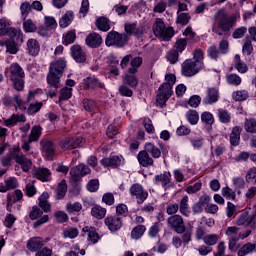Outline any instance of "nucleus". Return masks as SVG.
<instances>
[{"label":"nucleus","instance_id":"8","mask_svg":"<svg viewBox=\"0 0 256 256\" xmlns=\"http://www.w3.org/2000/svg\"><path fill=\"white\" fill-rule=\"evenodd\" d=\"M167 225L170 229L175 231V233L181 234L185 233V221L183 220V216L179 214H174L167 219Z\"/></svg>","mask_w":256,"mask_h":256},{"label":"nucleus","instance_id":"41","mask_svg":"<svg viewBox=\"0 0 256 256\" xmlns=\"http://www.w3.org/2000/svg\"><path fill=\"white\" fill-rule=\"evenodd\" d=\"M244 129L246 133L256 134V119L246 118L244 121Z\"/></svg>","mask_w":256,"mask_h":256},{"label":"nucleus","instance_id":"12","mask_svg":"<svg viewBox=\"0 0 256 256\" xmlns=\"http://www.w3.org/2000/svg\"><path fill=\"white\" fill-rule=\"evenodd\" d=\"M154 184L161 185L164 191H167L173 187V182H171V172H163L154 177Z\"/></svg>","mask_w":256,"mask_h":256},{"label":"nucleus","instance_id":"53","mask_svg":"<svg viewBox=\"0 0 256 256\" xmlns=\"http://www.w3.org/2000/svg\"><path fill=\"white\" fill-rule=\"evenodd\" d=\"M203 241L205 245H208V247H213V245H217V242L219 241V235L208 234L204 236Z\"/></svg>","mask_w":256,"mask_h":256},{"label":"nucleus","instance_id":"10","mask_svg":"<svg viewBox=\"0 0 256 256\" xmlns=\"http://www.w3.org/2000/svg\"><path fill=\"white\" fill-rule=\"evenodd\" d=\"M91 173V169L85 164H79L76 167L71 168L70 177L73 183H79L81 178L85 177V175H89Z\"/></svg>","mask_w":256,"mask_h":256},{"label":"nucleus","instance_id":"13","mask_svg":"<svg viewBox=\"0 0 256 256\" xmlns=\"http://www.w3.org/2000/svg\"><path fill=\"white\" fill-rule=\"evenodd\" d=\"M10 81H17V79H25V71L19 63H12L6 70Z\"/></svg>","mask_w":256,"mask_h":256},{"label":"nucleus","instance_id":"51","mask_svg":"<svg viewBox=\"0 0 256 256\" xmlns=\"http://www.w3.org/2000/svg\"><path fill=\"white\" fill-rule=\"evenodd\" d=\"M235 67L238 73H247V71H249V67H247V64L241 61V56L238 54L235 56Z\"/></svg>","mask_w":256,"mask_h":256},{"label":"nucleus","instance_id":"21","mask_svg":"<svg viewBox=\"0 0 256 256\" xmlns=\"http://www.w3.org/2000/svg\"><path fill=\"white\" fill-rule=\"evenodd\" d=\"M211 201V197L207 194H203L197 203H195L192 207L193 213H203V209L205 207H209V203Z\"/></svg>","mask_w":256,"mask_h":256},{"label":"nucleus","instance_id":"56","mask_svg":"<svg viewBox=\"0 0 256 256\" xmlns=\"http://www.w3.org/2000/svg\"><path fill=\"white\" fill-rule=\"evenodd\" d=\"M174 49L177 53H183L184 49H187V39L178 38L174 44Z\"/></svg>","mask_w":256,"mask_h":256},{"label":"nucleus","instance_id":"38","mask_svg":"<svg viewBox=\"0 0 256 256\" xmlns=\"http://www.w3.org/2000/svg\"><path fill=\"white\" fill-rule=\"evenodd\" d=\"M145 231H147V227H145V225L140 224L135 226L131 231V239H141L145 234Z\"/></svg>","mask_w":256,"mask_h":256},{"label":"nucleus","instance_id":"46","mask_svg":"<svg viewBox=\"0 0 256 256\" xmlns=\"http://www.w3.org/2000/svg\"><path fill=\"white\" fill-rule=\"evenodd\" d=\"M234 101H247L249 99V92L247 90H237L232 93Z\"/></svg>","mask_w":256,"mask_h":256},{"label":"nucleus","instance_id":"20","mask_svg":"<svg viewBox=\"0 0 256 256\" xmlns=\"http://www.w3.org/2000/svg\"><path fill=\"white\" fill-rule=\"evenodd\" d=\"M85 43L91 49H97V47H101L103 38L98 33L93 32L87 35Z\"/></svg>","mask_w":256,"mask_h":256},{"label":"nucleus","instance_id":"59","mask_svg":"<svg viewBox=\"0 0 256 256\" xmlns=\"http://www.w3.org/2000/svg\"><path fill=\"white\" fill-rule=\"evenodd\" d=\"M11 27V23H9V20L6 18L0 19V35L4 37L7 35V32L9 31Z\"/></svg>","mask_w":256,"mask_h":256},{"label":"nucleus","instance_id":"3","mask_svg":"<svg viewBox=\"0 0 256 256\" xmlns=\"http://www.w3.org/2000/svg\"><path fill=\"white\" fill-rule=\"evenodd\" d=\"M176 81L177 77L175 74L169 73L165 75V82L160 85L156 96V103H158L160 107H163L173 95V85H175Z\"/></svg>","mask_w":256,"mask_h":256},{"label":"nucleus","instance_id":"5","mask_svg":"<svg viewBox=\"0 0 256 256\" xmlns=\"http://www.w3.org/2000/svg\"><path fill=\"white\" fill-rule=\"evenodd\" d=\"M12 155L15 163L20 165L24 173H29V171H31V167H33V161L27 158L25 154L21 153V148L19 146H14L12 148Z\"/></svg>","mask_w":256,"mask_h":256},{"label":"nucleus","instance_id":"30","mask_svg":"<svg viewBox=\"0 0 256 256\" xmlns=\"http://www.w3.org/2000/svg\"><path fill=\"white\" fill-rule=\"evenodd\" d=\"M73 19H75V15L73 11H67L59 20V25L61 29H67L71 23H73Z\"/></svg>","mask_w":256,"mask_h":256},{"label":"nucleus","instance_id":"49","mask_svg":"<svg viewBox=\"0 0 256 256\" xmlns=\"http://www.w3.org/2000/svg\"><path fill=\"white\" fill-rule=\"evenodd\" d=\"M23 29L25 33H35L37 31V25L33 20L26 18L23 20Z\"/></svg>","mask_w":256,"mask_h":256},{"label":"nucleus","instance_id":"11","mask_svg":"<svg viewBox=\"0 0 256 256\" xmlns=\"http://www.w3.org/2000/svg\"><path fill=\"white\" fill-rule=\"evenodd\" d=\"M125 38H123V34H119L118 32L111 31L107 34L105 44L107 47H112V45H115V47H125Z\"/></svg>","mask_w":256,"mask_h":256},{"label":"nucleus","instance_id":"9","mask_svg":"<svg viewBox=\"0 0 256 256\" xmlns=\"http://www.w3.org/2000/svg\"><path fill=\"white\" fill-rule=\"evenodd\" d=\"M104 225L107 226L110 233H117V231H121L123 228V218L115 215H108L104 219Z\"/></svg>","mask_w":256,"mask_h":256},{"label":"nucleus","instance_id":"61","mask_svg":"<svg viewBox=\"0 0 256 256\" xmlns=\"http://www.w3.org/2000/svg\"><path fill=\"white\" fill-rule=\"evenodd\" d=\"M201 121L205 125H213L215 123V118L211 112L205 111L201 114Z\"/></svg>","mask_w":256,"mask_h":256},{"label":"nucleus","instance_id":"7","mask_svg":"<svg viewBox=\"0 0 256 256\" xmlns=\"http://www.w3.org/2000/svg\"><path fill=\"white\" fill-rule=\"evenodd\" d=\"M203 69V63L187 59L182 63L181 73L184 77H194Z\"/></svg>","mask_w":256,"mask_h":256},{"label":"nucleus","instance_id":"37","mask_svg":"<svg viewBox=\"0 0 256 256\" xmlns=\"http://www.w3.org/2000/svg\"><path fill=\"white\" fill-rule=\"evenodd\" d=\"M185 117L190 125H197L199 123V112L197 110H188Z\"/></svg>","mask_w":256,"mask_h":256},{"label":"nucleus","instance_id":"28","mask_svg":"<svg viewBox=\"0 0 256 256\" xmlns=\"http://www.w3.org/2000/svg\"><path fill=\"white\" fill-rule=\"evenodd\" d=\"M26 121L25 114H13L10 118L4 120V125L6 127H14L16 123H25Z\"/></svg>","mask_w":256,"mask_h":256},{"label":"nucleus","instance_id":"58","mask_svg":"<svg viewBox=\"0 0 256 256\" xmlns=\"http://www.w3.org/2000/svg\"><path fill=\"white\" fill-rule=\"evenodd\" d=\"M31 4L29 2H23L20 5V12H21V17L23 20L27 19L29 17V13H31Z\"/></svg>","mask_w":256,"mask_h":256},{"label":"nucleus","instance_id":"60","mask_svg":"<svg viewBox=\"0 0 256 256\" xmlns=\"http://www.w3.org/2000/svg\"><path fill=\"white\" fill-rule=\"evenodd\" d=\"M81 209H83V205L79 202L66 204V211L68 213H79V211H81Z\"/></svg>","mask_w":256,"mask_h":256},{"label":"nucleus","instance_id":"62","mask_svg":"<svg viewBox=\"0 0 256 256\" xmlns=\"http://www.w3.org/2000/svg\"><path fill=\"white\" fill-rule=\"evenodd\" d=\"M226 81L228 85H234V87H237L239 86L242 80L237 74H228L226 76Z\"/></svg>","mask_w":256,"mask_h":256},{"label":"nucleus","instance_id":"48","mask_svg":"<svg viewBox=\"0 0 256 256\" xmlns=\"http://www.w3.org/2000/svg\"><path fill=\"white\" fill-rule=\"evenodd\" d=\"M256 249V245L252 244V243H246L245 245H243L239 250L237 255L238 256H245V255H249V253H253V251H255Z\"/></svg>","mask_w":256,"mask_h":256},{"label":"nucleus","instance_id":"14","mask_svg":"<svg viewBox=\"0 0 256 256\" xmlns=\"http://www.w3.org/2000/svg\"><path fill=\"white\" fill-rule=\"evenodd\" d=\"M125 159L121 155L111 154L109 157L103 158L100 163L103 167H111L112 169H117L123 165Z\"/></svg>","mask_w":256,"mask_h":256},{"label":"nucleus","instance_id":"16","mask_svg":"<svg viewBox=\"0 0 256 256\" xmlns=\"http://www.w3.org/2000/svg\"><path fill=\"white\" fill-rule=\"evenodd\" d=\"M61 149L64 151H69L71 149H77V147H81L83 145V138L81 137H72V138H65L60 143Z\"/></svg>","mask_w":256,"mask_h":256},{"label":"nucleus","instance_id":"45","mask_svg":"<svg viewBox=\"0 0 256 256\" xmlns=\"http://www.w3.org/2000/svg\"><path fill=\"white\" fill-rule=\"evenodd\" d=\"M96 26L100 31L107 32L111 29V25L109 24V19L105 17H100L96 20Z\"/></svg>","mask_w":256,"mask_h":256},{"label":"nucleus","instance_id":"42","mask_svg":"<svg viewBox=\"0 0 256 256\" xmlns=\"http://www.w3.org/2000/svg\"><path fill=\"white\" fill-rule=\"evenodd\" d=\"M125 32L127 35H143V27L137 28V24H125Z\"/></svg>","mask_w":256,"mask_h":256},{"label":"nucleus","instance_id":"34","mask_svg":"<svg viewBox=\"0 0 256 256\" xmlns=\"http://www.w3.org/2000/svg\"><path fill=\"white\" fill-rule=\"evenodd\" d=\"M232 185L235 189V191H237V195H241V189H245V178H243V176H236L234 178H232Z\"/></svg>","mask_w":256,"mask_h":256},{"label":"nucleus","instance_id":"2","mask_svg":"<svg viewBox=\"0 0 256 256\" xmlns=\"http://www.w3.org/2000/svg\"><path fill=\"white\" fill-rule=\"evenodd\" d=\"M235 23H237L236 16H229L225 10H218L214 15L212 32L221 37L229 33L235 27Z\"/></svg>","mask_w":256,"mask_h":256},{"label":"nucleus","instance_id":"55","mask_svg":"<svg viewBox=\"0 0 256 256\" xmlns=\"http://www.w3.org/2000/svg\"><path fill=\"white\" fill-rule=\"evenodd\" d=\"M83 108L85 109V111H88L90 113L93 111H97V102H95L94 100L85 98L83 100Z\"/></svg>","mask_w":256,"mask_h":256},{"label":"nucleus","instance_id":"23","mask_svg":"<svg viewBox=\"0 0 256 256\" xmlns=\"http://www.w3.org/2000/svg\"><path fill=\"white\" fill-rule=\"evenodd\" d=\"M26 51L28 55H31V57H37V55H39V51H41V44H39L37 39L30 38L26 44Z\"/></svg>","mask_w":256,"mask_h":256},{"label":"nucleus","instance_id":"35","mask_svg":"<svg viewBox=\"0 0 256 256\" xmlns=\"http://www.w3.org/2000/svg\"><path fill=\"white\" fill-rule=\"evenodd\" d=\"M49 193L44 192L42 195L39 197V207L43 210L44 213H48V211H51V204H49Z\"/></svg>","mask_w":256,"mask_h":256},{"label":"nucleus","instance_id":"18","mask_svg":"<svg viewBox=\"0 0 256 256\" xmlns=\"http://www.w3.org/2000/svg\"><path fill=\"white\" fill-rule=\"evenodd\" d=\"M45 243H47V241H44L41 237H32L27 241L26 247L31 253H35V251L43 249Z\"/></svg>","mask_w":256,"mask_h":256},{"label":"nucleus","instance_id":"54","mask_svg":"<svg viewBox=\"0 0 256 256\" xmlns=\"http://www.w3.org/2000/svg\"><path fill=\"white\" fill-rule=\"evenodd\" d=\"M73 96V88L64 87L60 90L59 101H67Z\"/></svg>","mask_w":256,"mask_h":256},{"label":"nucleus","instance_id":"57","mask_svg":"<svg viewBox=\"0 0 256 256\" xmlns=\"http://www.w3.org/2000/svg\"><path fill=\"white\" fill-rule=\"evenodd\" d=\"M13 148L10 149L9 153L6 154L5 156H3L0 159V163L2 165V167H7V169H9V167H11V161H13Z\"/></svg>","mask_w":256,"mask_h":256},{"label":"nucleus","instance_id":"22","mask_svg":"<svg viewBox=\"0 0 256 256\" xmlns=\"http://www.w3.org/2000/svg\"><path fill=\"white\" fill-rule=\"evenodd\" d=\"M40 145L44 153H46V157L48 159H53V157L55 156V144L53 143V141L44 138L40 141Z\"/></svg>","mask_w":256,"mask_h":256},{"label":"nucleus","instance_id":"33","mask_svg":"<svg viewBox=\"0 0 256 256\" xmlns=\"http://www.w3.org/2000/svg\"><path fill=\"white\" fill-rule=\"evenodd\" d=\"M225 235L228 236V240H239L241 239V232L236 226H229L225 230Z\"/></svg>","mask_w":256,"mask_h":256},{"label":"nucleus","instance_id":"50","mask_svg":"<svg viewBox=\"0 0 256 256\" xmlns=\"http://www.w3.org/2000/svg\"><path fill=\"white\" fill-rule=\"evenodd\" d=\"M62 235L64 239H75L79 237V229L75 227L67 228L63 230Z\"/></svg>","mask_w":256,"mask_h":256},{"label":"nucleus","instance_id":"63","mask_svg":"<svg viewBox=\"0 0 256 256\" xmlns=\"http://www.w3.org/2000/svg\"><path fill=\"white\" fill-rule=\"evenodd\" d=\"M44 25L46 29H49L51 31V29H55V27H57V20H55L53 16H45Z\"/></svg>","mask_w":256,"mask_h":256},{"label":"nucleus","instance_id":"26","mask_svg":"<svg viewBox=\"0 0 256 256\" xmlns=\"http://www.w3.org/2000/svg\"><path fill=\"white\" fill-rule=\"evenodd\" d=\"M144 149L147 151L148 155H151L150 157L152 159H160L162 152L159 147H157L152 142H146L144 144Z\"/></svg>","mask_w":256,"mask_h":256},{"label":"nucleus","instance_id":"52","mask_svg":"<svg viewBox=\"0 0 256 256\" xmlns=\"http://www.w3.org/2000/svg\"><path fill=\"white\" fill-rule=\"evenodd\" d=\"M5 35L10 37V39H16V41H19V39L20 41H23V33L21 32V30H17L13 27H10V29L7 31V34Z\"/></svg>","mask_w":256,"mask_h":256},{"label":"nucleus","instance_id":"1","mask_svg":"<svg viewBox=\"0 0 256 256\" xmlns=\"http://www.w3.org/2000/svg\"><path fill=\"white\" fill-rule=\"evenodd\" d=\"M65 67H67V62L64 60H57L50 64L49 73L46 78L48 84L46 95L50 97V99L57 97V90L61 89V77H63Z\"/></svg>","mask_w":256,"mask_h":256},{"label":"nucleus","instance_id":"25","mask_svg":"<svg viewBox=\"0 0 256 256\" xmlns=\"http://www.w3.org/2000/svg\"><path fill=\"white\" fill-rule=\"evenodd\" d=\"M82 233H88L87 241L92 245H95L99 242V233H97V229L93 226H85L82 228Z\"/></svg>","mask_w":256,"mask_h":256},{"label":"nucleus","instance_id":"40","mask_svg":"<svg viewBox=\"0 0 256 256\" xmlns=\"http://www.w3.org/2000/svg\"><path fill=\"white\" fill-rule=\"evenodd\" d=\"M236 225L249 227V225H251V216H249V212L241 213L236 221Z\"/></svg>","mask_w":256,"mask_h":256},{"label":"nucleus","instance_id":"19","mask_svg":"<svg viewBox=\"0 0 256 256\" xmlns=\"http://www.w3.org/2000/svg\"><path fill=\"white\" fill-rule=\"evenodd\" d=\"M138 163L141 165V167H153L155 165V161L149 155L148 151L146 149L141 150L137 155Z\"/></svg>","mask_w":256,"mask_h":256},{"label":"nucleus","instance_id":"17","mask_svg":"<svg viewBox=\"0 0 256 256\" xmlns=\"http://www.w3.org/2000/svg\"><path fill=\"white\" fill-rule=\"evenodd\" d=\"M70 55L76 63H85L87 61V54L79 44H74L70 48Z\"/></svg>","mask_w":256,"mask_h":256},{"label":"nucleus","instance_id":"24","mask_svg":"<svg viewBox=\"0 0 256 256\" xmlns=\"http://www.w3.org/2000/svg\"><path fill=\"white\" fill-rule=\"evenodd\" d=\"M105 87V84L103 82L99 81L97 77L92 76V77H87L86 79L83 80V88L86 90L89 89H103Z\"/></svg>","mask_w":256,"mask_h":256},{"label":"nucleus","instance_id":"15","mask_svg":"<svg viewBox=\"0 0 256 256\" xmlns=\"http://www.w3.org/2000/svg\"><path fill=\"white\" fill-rule=\"evenodd\" d=\"M219 101V89L209 87L206 89V94L202 100L203 105H215Z\"/></svg>","mask_w":256,"mask_h":256},{"label":"nucleus","instance_id":"27","mask_svg":"<svg viewBox=\"0 0 256 256\" xmlns=\"http://www.w3.org/2000/svg\"><path fill=\"white\" fill-rule=\"evenodd\" d=\"M241 131H243L241 126L232 128V132L230 133V145H232V147H237V145H239L241 141Z\"/></svg>","mask_w":256,"mask_h":256},{"label":"nucleus","instance_id":"29","mask_svg":"<svg viewBox=\"0 0 256 256\" xmlns=\"http://www.w3.org/2000/svg\"><path fill=\"white\" fill-rule=\"evenodd\" d=\"M41 135H43V127L40 125L33 126L28 136L29 143H35L39 141V139H41Z\"/></svg>","mask_w":256,"mask_h":256},{"label":"nucleus","instance_id":"64","mask_svg":"<svg viewBox=\"0 0 256 256\" xmlns=\"http://www.w3.org/2000/svg\"><path fill=\"white\" fill-rule=\"evenodd\" d=\"M247 183H253L256 185V167L250 168L245 176Z\"/></svg>","mask_w":256,"mask_h":256},{"label":"nucleus","instance_id":"6","mask_svg":"<svg viewBox=\"0 0 256 256\" xmlns=\"http://www.w3.org/2000/svg\"><path fill=\"white\" fill-rule=\"evenodd\" d=\"M130 197L137 203V205H143L149 198V192L139 183L133 184L129 188Z\"/></svg>","mask_w":256,"mask_h":256},{"label":"nucleus","instance_id":"47","mask_svg":"<svg viewBox=\"0 0 256 256\" xmlns=\"http://www.w3.org/2000/svg\"><path fill=\"white\" fill-rule=\"evenodd\" d=\"M67 195V181L62 180L56 189V198L63 199Z\"/></svg>","mask_w":256,"mask_h":256},{"label":"nucleus","instance_id":"43","mask_svg":"<svg viewBox=\"0 0 256 256\" xmlns=\"http://www.w3.org/2000/svg\"><path fill=\"white\" fill-rule=\"evenodd\" d=\"M178 209L181 213V215H189V196L185 195L179 203Z\"/></svg>","mask_w":256,"mask_h":256},{"label":"nucleus","instance_id":"4","mask_svg":"<svg viewBox=\"0 0 256 256\" xmlns=\"http://www.w3.org/2000/svg\"><path fill=\"white\" fill-rule=\"evenodd\" d=\"M153 32L156 37L163 39L164 41H169L175 35V30L173 27L165 26V22L158 18L153 26Z\"/></svg>","mask_w":256,"mask_h":256},{"label":"nucleus","instance_id":"31","mask_svg":"<svg viewBox=\"0 0 256 256\" xmlns=\"http://www.w3.org/2000/svg\"><path fill=\"white\" fill-rule=\"evenodd\" d=\"M23 200V192L15 190L13 194H7V207H13L15 203Z\"/></svg>","mask_w":256,"mask_h":256},{"label":"nucleus","instance_id":"44","mask_svg":"<svg viewBox=\"0 0 256 256\" xmlns=\"http://www.w3.org/2000/svg\"><path fill=\"white\" fill-rule=\"evenodd\" d=\"M217 115L220 123H224V124L231 123V113H229V111L223 108H219Z\"/></svg>","mask_w":256,"mask_h":256},{"label":"nucleus","instance_id":"39","mask_svg":"<svg viewBox=\"0 0 256 256\" xmlns=\"http://www.w3.org/2000/svg\"><path fill=\"white\" fill-rule=\"evenodd\" d=\"M36 179L39 181H49V177H51V172L47 168H39L35 171Z\"/></svg>","mask_w":256,"mask_h":256},{"label":"nucleus","instance_id":"36","mask_svg":"<svg viewBox=\"0 0 256 256\" xmlns=\"http://www.w3.org/2000/svg\"><path fill=\"white\" fill-rule=\"evenodd\" d=\"M75 39H77V34L75 30H69L63 34L62 43L63 45H73L75 43Z\"/></svg>","mask_w":256,"mask_h":256},{"label":"nucleus","instance_id":"32","mask_svg":"<svg viewBox=\"0 0 256 256\" xmlns=\"http://www.w3.org/2000/svg\"><path fill=\"white\" fill-rule=\"evenodd\" d=\"M91 215L95 219H105V215H107V208H104L101 205H94L91 208Z\"/></svg>","mask_w":256,"mask_h":256}]
</instances>
